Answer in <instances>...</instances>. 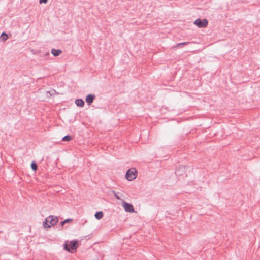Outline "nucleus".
I'll use <instances>...</instances> for the list:
<instances>
[{
	"instance_id": "7",
	"label": "nucleus",
	"mask_w": 260,
	"mask_h": 260,
	"mask_svg": "<svg viewBox=\"0 0 260 260\" xmlns=\"http://www.w3.org/2000/svg\"><path fill=\"white\" fill-rule=\"evenodd\" d=\"M95 99V95L94 94H88L86 97V102L88 105H90Z\"/></svg>"
},
{
	"instance_id": "4",
	"label": "nucleus",
	"mask_w": 260,
	"mask_h": 260,
	"mask_svg": "<svg viewBox=\"0 0 260 260\" xmlns=\"http://www.w3.org/2000/svg\"><path fill=\"white\" fill-rule=\"evenodd\" d=\"M193 23L199 28H205L208 25V21L206 19L201 20L198 18L194 21Z\"/></svg>"
},
{
	"instance_id": "5",
	"label": "nucleus",
	"mask_w": 260,
	"mask_h": 260,
	"mask_svg": "<svg viewBox=\"0 0 260 260\" xmlns=\"http://www.w3.org/2000/svg\"><path fill=\"white\" fill-rule=\"evenodd\" d=\"M122 206L125 211L126 212L134 213L135 212L134 208L132 204L127 203L124 200H122Z\"/></svg>"
},
{
	"instance_id": "15",
	"label": "nucleus",
	"mask_w": 260,
	"mask_h": 260,
	"mask_svg": "<svg viewBox=\"0 0 260 260\" xmlns=\"http://www.w3.org/2000/svg\"><path fill=\"white\" fill-rule=\"evenodd\" d=\"M31 168L34 171H36L37 169V165L34 163V162H32L31 165Z\"/></svg>"
},
{
	"instance_id": "11",
	"label": "nucleus",
	"mask_w": 260,
	"mask_h": 260,
	"mask_svg": "<svg viewBox=\"0 0 260 260\" xmlns=\"http://www.w3.org/2000/svg\"><path fill=\"white\" fill-rule=\"evenodd\" d=\"M0 38L4 41H6V40L8 39V35L5 34V32H3L2 34L1 37H0Z\"/></svg>"
},
{
	"instance_id": "17",
	"label": "nucleus",
	"mask_w": 260,
	"mask_h": 260,
	"mask_svg": "<svg viewBox=\"0 0 260 260\" xmlns=\"http://www.w3.org/2000/svg\"><path fill=\"white\" fill-rule=\"evenodd\" d=\"M48 0H39V3L40 4H46Z\"/></svg>"
},
{
	"instance_id": "1",
	"label": "nucleus",
	"mask_w": 260,
	"mask_h": 260,
	"mask_svg": "<svg viewBox=\"0 0 260 260\" xmlns=\"http://www.w3.org/2000/svg\"><path fill=\"white\" fill-rule=\"evenodd\" d=\"M58 222L57 217L53 215H50L47 217L43 223L44 228H50L54 226Z\"/></svg>"
},
{
	"instance_id": "10",
	"label": "nucleus",
	"mask_w": 260,
	"mask_h": 260,
	"mask_svg": "<svg viewBox=\"0 0 260 260\" xmlns=\"http://www.w3.org/2000/svg\"><path fill=\"white\" fill-rule=\"evenodd\" d=\"M95 218L98 220H100L103 217V213L101 211L97 212L94 215Z\"/></svg>"
},
{
	"instance_id": "13",
	"label": "nucleus",
	"mask_w": 260,
	"mask_h": 260,
	"mask_svg": "<svg viewBox=\"0 0 260 260\" xmlns=\"http://www.w3.org/2000/svg\"><path fill=\"white\" fill-rule=\"evenodd\" d=\"M72 221V219H67L64 220V221L61 222L60 224H61V226H63L65 223L71 222Z\"/></svg>"
},
{
	"instance_id": "16",
	"label": "nucleus",
	"mask_w": 260,
	"mask_h": 260,
	"mask_svg": "<svg viewBox=\"0 0 260 260\" xmlns=\"http://www.w3.org/2000/svg\"><path fill=\"white\" fill-rule=\"evenodd\" d=\"M114 197L116 198V199L118 200H120L122 202V199H121V198L115 192H114Z\"/></svg>"
},
{
	"instance_id": "2",
	"label": "nucleus",
	"mask_w": 260,
	"mask_h": 260,
	"mask_svg": "<svg viewBox=\"0 0 260 260\" xmlns=\"http://www.w3.org/2000/svg\"><path fill=\"white\" fill-rule=\"evenodd\" d=\"M138 172L135 168L129 169L126 173L125 178L129 181H133L136 178L137 176Z\"/></svg>"
},
{
	"instance_id": "12",
	"label": "nucleus",
	"mask_w": 260,
	"mask_h": 260,
	"mask_svg": "<svg viewBox=\"0 0 260 260\" xmlns=\"http://www.w3.org/2000/svg\"><path fill=\"white\" fill-rule=\"evenodd\" d=\"M72 140V137L70 135H67L62 138V141H69Z\"/></svg>"
},
{
	"instance_id": "9",
	"label": "nucleus",
	"mask_w": 260,
	"mask_h": 260,
	"mask_svg": "<svg viewBox=\"0 0 260 260\" xmlns=\"http://www.w3.org/2000/svg\"><path fill=\"white\" fill-rule=\"evenodd\" d=\"M75 104H76L77 106L80 107H82L84 105V102L82 99H77L75 101Z\"/></svg>"
},
{
	"instance_id": "6",
	"label": "nucleus",
	"mask_w": 260,
	"mask_h": 260,
	"mask_svg": "<svg viewBox=\"0 0 260 260\" xmlns=\"http://www.w3.org/2000/svg\"><path fill=\"white\" fill-rule=\"evenodd\" d=\"M185 168L184 166H180L179 168H178L175 173L177 176H183L185 174Z\"/></svg>"
},
{
	"instance_id": "3",
	"label": "nucleus",
	"mask_w": 260,
	"mask_h": 260,
	"mask_svg": "<svg viewBox=\"0 0 260 260\" xmlns=\"http://www.w3.org/2000/svg\"><path fill=\"white\" fill-rule=\"evenodd\" d=\"M77 242L74 241H70L69 243H66L64 245V249L71 253L74 252L77 248Z\"/></svg>"
},
{
	"instance_id": "8",
	"label": "nucleus",
	"mask_w": 260,
	"mask_h": 260,
	"mask_svg": "<svg viewBox=\"0 0 260 260\" xmlns=\"http://www.w3.org/2000/svg\"><path fill=\"white\" fill-rule=\"evenodd\" d=\"M61 52H62V51L60 49H52L51 50V53L54 56H59L61 53Z\"/></svg>"
},
{
	"instance_id": "14",
	"label": "nucleus",
	"mask_w": 260,
	"mask_h": 260,
	"mask_svg": "<svg viewBox=\"0 0 260 260\" xmlns=\"http://www.w3.org/2000/svg\"><path fill=\"white\" fill-rule=\"evenodd\" d=\"M189 43V42H182V43H178V44H177V45L175 46V47L176 48H178V47H179L181 46L186 45V44H188Z\"/></svg>"
}]
</instances>
